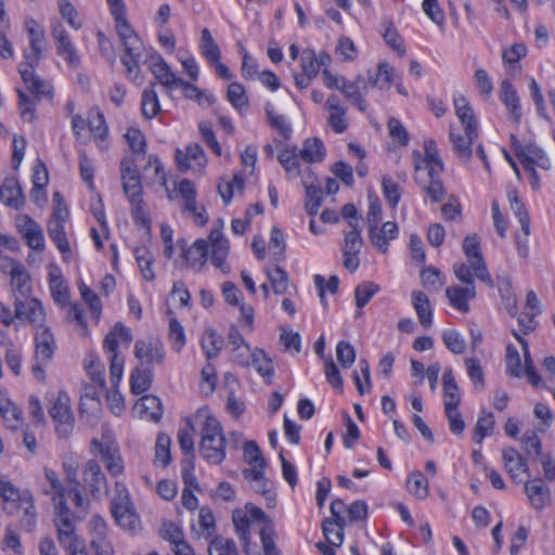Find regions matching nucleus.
<instances>
[{"instance_id": "nucleus-1", "label": "nucleus", "mask_w": 555, "mask_h": 555, "mask_svg": "<svg viewBox=\"0 0 555 555\" xmlns=\"http://www.w3.org/2000/svg\"><path fill=\"white\" fill-rule=\"evenodd\" d=\"M106 1L109 7L111 15L115 22L117 35L125 50L120 61L126 68V77L135 85H141L143 78L141 75L140 63L144 56V44L127 20L124 0Z\"/></svg>"}, {"instance_id": "nucleus-2", "label": "nucleus", "mask_w": 555, "mask_h": 555, "mask_svg": "<svg viewBox=\"0 0 555 555\" xmlns=\"http://www.w3.org/2000/svg\"><path fill=\"white\" fill-rule=\"evenodd\" d=\"M199 454L210 464H220L225 459V438L220 422L206 415L202 427Z\"/></svg>"}, {"instance_id": "nucleus-3", "label": "nucleus", "mask_w": 555, "mask_h": 555, "mask_svg": "<svg viewBox=\"0 0 555 555\" xmlns=\"http://www.w3.org/2000/svg\"><path fill=\"white\" fill-rule=\"evenodd\" d=\"M44 476L47 481L50 483V490H46V494L51 495L54 502V522L60 531L61 540L66 542L72 538L73 532V520L65 502L66 489L63 487L54 470L44 468Z\"/></svg>"}, {"instance_id": "nucleus-4", "label": "nucleus", "mask_w": 555, "mask_h": 555, "mask_svg": "<svg viewBox=\"0 0 555 555\" xmlns=\"http://www.w3.org/2000/svg\"><path fill=\"white\" fill-rule=\"evenodd\" d=\"M34 340L35 363L31 365V371L38 380H43V365H46L52 360L56 348V344L54 335L52 334L51 330L46 325L37 326Z\"/></svg>"}, {"instance_id": "nucleus-5", "label": "nucleus", "mask_w": 555, "mask_h": 555, "mask_svg": "<svg viewBox=\"0 0 555 555\" xmlns=\"http://www.w3.org/2000/svg\"><path fill=\"white\" fill-rule=\"evenodd\" d=\"M49 415L54 423L57 436L63 439L68 438L74 430L75 418L70 399L64 390L57 392L56 398L49 408Z\"/></svg>"}, {"instance_id": "nucleus-6", "label": "nucleus", "mask_w": 555, "mask_h": 555, "mask_svg": "<svg viewBox=\"0 0 555 555\" xmlns=\"http://www.w3.org/2000/svg\"><path fill=\"white\" fill-rule=\"evenodd\" d=\"M413 168L415 171L414 180L421 190L430 198L433 203H440L446 196V189L440 179L441 173H429V170L422 171L421 152L413 151Z\"/></svg>"}, {"instance_id": "nucleus-7", "label": "nucleus", "mask_w": 555, "mask_h": 555, "mask_svg": "<svg viewBox=\"0 0 555 555\" xmlns=\"http://www.w3.org/2000/svg\"><path fill=\"white\" fill-rule=\"evenodd\" d=\"M93 448L101 455L107 472L116 477L124 473L125 466L117 443L111 438V431L103 433L102 439L92 440Z\"/></svg>"}, {"instance_id": "nucleus-8", "label": "nucleus", "mask_w": 555, "mask_h": 555, "mask_svg": "<svg viewBox=\"0 0 555 555\" xmlns=\"http://www.w3.org/2000/svg\"><path fill=\"white\" fill-rule=\"evenodd\" d=\"M24 27L29 39V47L23 51V62H28L30 65L31 63L39 64L48 47L44 29L33 17L25 20Z\"/></svg>"}, {"instance_id": "nucleus-9", "label": "nucleus", "mask_w": 555, "mask_h": 555, "mask_svg": "<svg viewBox=\"0 0 555 555\" xmlns=\"http://www.w3.org/2000/svg\"><path fill=\"white\" fill-rule=\"evenodd\" d=\"M51 37L55 42L57 54L66 62L72 69L79 68L81 64L80 56L73 44L67 30L60 22H55L51 26Z\"/></svg>"}, {"instance_id": "nucleus-10", "label": "nucleus", "mask_w": 555, "mask_h": 555, "mask_svg": "<svg viewBox=\"0 0 555 555\" xmlns=\"http://www.w3.org/2000/svg\"><path fill=\"white\" fill-rule=\"evenodd\" d=\"M463 251L467 257L468 263L474 270L475 276L485 284L492 286L493 281L480 253V241L476 234L467 235L464 238Z\"/></svg>"}, {"instance_id": "nucleus-11", "label": "nucleus", "mask_w": 555, "mask_h": 555, "mask_svg": "<svg viewBox=\"0 0 555 555\" xmlns=\"http://www.w3.org/2000/svg\"><path fill=\"white\" fill-rule=\"evenodd\" d=\"M134 356L146 367L162 365L165 361L166 351L163 343L156 337L139 339L134 344Z\"/></svg>"}, {"instance_id": "nucleus-12", "label": "nucleus", "mask_w": 555, "mask_h": 555, "mask_svg": "<svg viewBox=\"0 0 555 555\" xmlns=\"http://www.w3.org/2000/svg\"><path fill=\"white\" fill-rule=\"evenodd\" d=\"M178 192L183 199V212H189L195 224L205 225L208 221V215L204 206L196 202V190L194 183L189 179H183L178 184Z\"/></svg>"}, {"instance_id": "nucleus-13", "label": "nucleus", "mask_w": 555, "mask_h": 555, "mask_svg": "<svg viewBox=\"0 0 555 555\" xmlns=\"http://www.w3.org/2000/svg\"><path fill=\"white\" fill-rule=\"evenodd\" d=\"M363 246L360 229H356L350 222V230L345 232L344 236V267L350 272H354L360 266L359 254Z\"/></svg>"}, {"instance_id": "nucleus-14", "label": "nucleus", "mask_w": 555, "mask_h": 555, "mask_svg": "<svg viewBox=\"0 0 555 555\" xmlns=\"http://www.w3.org/2000/svg\"><path fill=\"white\" fill-rule=\"evenodd\" d=\"M122 190L129 201L142 198L141 178L133 158L125 157L120 163Z\"/></svg>"}, {"instance_id": "nucleus-15", "label": "nucleus", "mask_w": 555, "mask_h": 555, "mask_svg": "<svg viewBox=\"0 0 555 555\" xmlns=\"http://www.w3.org/2000/svg\"><path fill=\"white\" fill-rule=\"evenodd\" d=\"M177 245L182 250V258L195 272H199L208 259L209 244L204 238L196 240L190 247H186L184 240H178Z\"/></svg>"}, {"instance_id": "nucleus-16", "label": "nucleus", "mask_w": 555, "mask_h": 555, "mask_svg": "<svg viewBox=\"0 0 555 555\" xmlns=\"http://www.w3.org/2000/svg\"><path fill=\"white\" fill-rule=\"evenodd\" d=\"M15 223L29 248L39 251L44 249L42 229L33 218L28 215H18Z\"/></svg>"}, {"instance_id": "nucleus-17", "label": "nucleus", "mask_w": 555, "mask_h": 555, "mask_svg": "<svg viewBox=\"0 0 555 555\" xmlns=\"http://www.w3.org/2000/svg\"><path fill=\"white\" fill-rule=\"evenodd\" d=\"M39 64L31 65L28 62H21L18 64V73L23 82L30 93L36 98L49 95L52 92V87L49 81L42 80L35 72Z\"/></svg>"}, {"instance_id": "nucleus-18", "label": "nucleus", "mask_w": 555, "mask_h": 555, "mask_svg": "<svg viewBox=\"0 0 555 555\" xmlns=\"http://www.w3.org/2000/svg\"><path fill=\"white\" fill-rule=\"evenodd\" d=\"M0 496L7 503H18V507L24 509L25 515L34 519V500L28 490L20 491L9 481H0Z\"/></svg>"}, {"instance_id": "nucleus-19", "label": "nucleus", "mask_w": 555, "mask_h": 555, "mask_svg": "<svg viewBox=\"0 0 555 555\" xmlns=\"http://www.w3.org/2000/svg\"><path fill=\"white\" fill-rule=\"evenodd\" d=\"M514 151L516 152L524 168H534V166L544 170H548L551 168V160L546 156L545 152L537 144H514Z\"/></svg>"}, {"instance_id": "nucleus-20", "label": "nucleus", "mask_w": 555, "mask_h": 555, "mask_svg": "<svg viewBox=\"0 0 555 555\" xmlns=\"http://www.w3.org/2000/svg\"><path fill=\"white\" fill-rule=\"evenodd\" d=\"M82 479L92 496H99L107 492V480L100 464L95 460H89L82 472Z\"/></svg>"}, {"instance_id": "nucleus-21", "label": "nucleus", "mask_w": 555, "mask_h": 555, "mask_svg": "<svg viewBox=\"0 0 555 555\" xmlns=\"http://www.w3.org/2000/svg\"><path fill=\"white\" fill-rule=\"evenodd\" d=\"M463 130L465 132L464 135H462L455 127L451 126L449 138L452 143L453 152L462 162L467 163L473 155L472 145L478 137V129H474V133H470L469 129Z\"/></svg>"}, {"instance_id": "nucleus-22", "label": "nucleus", "mask_w": 555, "mask_h": 555, "mask_svg": "<svg viewBox=\"0 0 555 555\" xmlns=\"http://www.w3.org/2000/svg\"><path fill=\"white\" fill-rule=\"evenodd\" d=\"M525 492L530 506L542 511L552 502L551 489L544 485L542 478H534L525 483Z\"/></svg>"}, {"instance_id": "nucleus-23", "label": "nucleus", "mask_w": 555, "mask_h": 555, "mask_svg": "<svg viewBox=\"0 0 555 555\" xmlns=\"http://www.w3.org/2000/svg\"><path fill=\"white\" fill-rule=\"evenodd\" d=\"M149 68L157 82L167 89L177 87L181 80L160 54L151 55Z\"/></svg>"}, {"instance_id": "nucleus-24", "label": "nucleus", "mask_w": 555, "mask_h": 555, "mask_svg": "<svg viewBox=\"0 0 555 555\" xmlns=\"http://www.w3.org/2000/svg\"><path fill=\"white\" fill-rule=\"evenodd\" d=\"M223 221L219 220V228L212 229L209 233V241L211 243V262L215 267L224 270L225 259L229 254L230 244L227 238L223 237L221 228Z\"/></svg>"}, {"instance_id": "nucleus-25", "label": "nucleus", "mask_w": 555, "mask_h": 555, "mask_svg": "<svg viewBox=\"0 0 555 555\" xmlns=\"http://www.w3.org/2000/svg\"><path fill=\"white\" fill-rule=\"evenodd\" d=\"M325 106L328 111L327 125L336 133L345 132L348 128L347 108L341 105L339 98L335 94L330 95Z\"/></svg>"}, {"instance_id": "nucleus-26", "label": "nucleus", "mask_w": 555, "mask_h": 555, "mask_svg": "<svg viewBox=\"0 0 555 555\" xmlns=\"http://www.w3.org/2000/svg\"><path fill=\"white\" fill-rule=\"evenodd\" d=\"M500 100L505 105L506 109L508 111L511 119L518 124L521 118V106H520V99L518 96V93L512 82L507 79H504L500 85V92H499Z\"/></svg>"}, {"instance_id": "nucleus-27", "label": "nucleus", "mask_w": 555, "mask_h": 555, "mask_svg": "<svg viewBox=\"0 0 555 555\" xmlns=\"http://www.w3.org/2000/svg\"><path fill=\"white\" fill-rule=\"evenodd\" d=\"M0 201L3 205L16 210L24 206L22 188L15 178L4 179L0 186Z\"/></svg>"}, {"instance_id": "nucleus-28", "label": "nucleus", "mask_w": 555, "mask_h": 555, "mask_svg": "<svg viewBox=\"0 0 555 555\" xmlns=\"http://www.w3.org/2000/svg\"><path fill=\"white\" fill-rule=\"evenodd\" d=\"M398 225L392 221H387L379 225H376L375 229L369 230V236L371 243L383 254L388 251V243L389 241L395 240L398 236Z\"/></svg>"}, {"instance_id": "nucleus-29", "label": "nucleus", "mask_w": 555, "mask_h": 555, "mask_svg": "<svg viewBox=\"0 0 555 555\" xmlns=\"http://www.w3.org/2000/svg\"><path fill=\"white\" fill-rule=\"evenodd\" d=\"M49 288L53 301L61 308L69 305V287L59 269L52 270L49 274Z\"/></svg>"}, {"instance_id": "nucleus-30", "label": "nucleus", "mask_w": 555, "mask_h": 555, "mask_svg": "<svg viewBox=\"0 0 555 555\" xmlns=\"http://www.w3.org/2000/svg\"><path fill=\"white\" fill-rule=\"evenodd\" d=\"M446 296L455 309L467 312L469 310L468 301L476 296L475 285L450 286L446 289Z\"/></svg>"}, {"instance_id": "nucleus-31", "label": "nucleus", "mask_w": 555, "mask_h": 555, "mask_svg": "<svg viewBox=\"0 0 555 555\" xmlns=\"http://www.w3.org/2000/svg\"><path fill=\"white\" fill-rule=\"evenodd\" d=\"M141 418L152 422H159L163 416V405L158 397L154 395H145L135 403Z\"/></svg>"}, {"instance_id": "nucleus-32", "label": "nucleus", "mask_w": 555, "mask_h": 555, "mask_svg": "<svg viewBox=\"0 0 555 555\" xmlns=\"http://www.w3.org/2000/svg\"><path fill=\"white\" fill-rule=\"evenodd\" d=\"M425 155L421 154L422 171L429 170V173H442L444 166L443 162L439 156L438 147L433 139H428L424 143Z\"/></svg>"}, {"instance_id": "nucleus-33", "label": "nucleus", "mask_w": 555, "mask_h": 555, "mask_svg": "<svg viewBox=\"0 0 555 555\" xmlns=\"http://www.w3.org/2000/svg\"><path fill=\"white\" fill-rule=\"evenodd\" d=\"M453 105L463 129H469V132L474 133V129H478L477 119L467 99L463 94H456L453 99Z\"/></svg>"}, {"instance_id": "nucleus-34", "label": "nucleus", "mask_w": 555, "mask_h": 555, "mask_svg": "<svg viewBox=\"0 0 555 555\" xmlns=\"http://www.w3.org/2000/svg\"><path fill=\"white\" fill-rule=\"evenodd\" d=\"M65 224L56 221H48L47 230L49 237L55 244L63 259L67 260L72 255L70 244L65 233Z\"/></svg>"}, {"instance_id": "nucleus-35", "label": "nucleus", "mask_w": 555, "mask_h": 555, "mask_svg": "<svg viewBox=\"0 0 555 555\" xmlns=\"http://www.w3.org/2000/svg\"><path fill=\"white\" fill-rule=\"evenodd\" d=\"M176 159L179 166V169L182 171H186L190 169L194 163L196 166H203L206 163V157L204 150L198 144H191L186 147L185 153L178 150Z\"/></svg>"}, {"instance_id": "nucleus-36", "label": "nucleus", "mask_w": 555, "mask_h": 555, "mask_svg": "<svg viewBox=\"0 0 555 555\" xmlns=\"http://www.w3.org/2000/svg\"><path fill=\"white\" fill-rule=\"evenodd\" d=\"M503 461L506 472L509 474L514 481H517L519 473H526L529 475V467L527 462L514 448H507L503 450Z\"/></svg>"}, {"instance_id": "nucleus-37", "label": "nucleus", "mask_w": 555, "mask_h": 555, "mask_svg": "<svg viewBox=\"0 0 555 555\" xmlns=\"http://www.w3.org/2000/svg\"><path fill=\"white\" fill-rule=\"evenodd\" d=\"M264 468H247L243 470L244 478L249 481L251 488L257 493L266 496L267 500H273L271 493V483L263 475Z\"/></svg>"}, {"instance_id": "nucleus-38", "label": "nucleus", "mask_w": 555, "mask_h": 555, "mask_svg": "<svg viewBox=\"0 0 555 555\" xmlns=\"http://www.w3.org/2000/svg\"><path fill=\"white\" fill-rule=\"evenodd\" d=\"M156 82H150V85L143 89L141 95V112L146 119H153L160 112V103L158 95L155 91Z\"/></svg>"}, {"instance_id": "nucleus-39", "label": "nucleus", "mask_w": 555, "mask_h": 555, "mask_svg": "<svg viewBox=\"0 0 555 555\" xmlns=\"http://www.w3.org/2000/svg\"><path fill=\"white\" fill-rule=\"evenodd\" d=\"M112 515L117 525L130 533H137L142 528L141 519L134 505L125 507V511L114 512Z\"/></svg>"}, {"instance_id": "nucleus-40", "label": "nucleus", "mask_w": 555, "mask_h": 555, "mask_svg": "<svg viewBox=\"0 0 555 555\" xmlns=\"http://www.w3.org/2000/svg\"><path fill=\"white\" fill-rule=\"evenodd\" d=\"M412 304L421 325L429 328L433 324V310L428 297L421 291L413 292Z\"/></svg>"}, {"instance_id": "nucleus-41", "label": "nucleus", "mask_w": 555, "mask_h": 555, "mask_svg": "<svg viewBox=\"0 0 555 555\" xmlns=\"http://www.w3.org/2000/svg\"><path fill=\"white\" fill-rule=\"evenodd\" d=\"M264 113L270 127L278 131L284 140H288L292 135V127L286 116L278 114L272 103L266 104Z\"/></svg>"}, {"instance_id": "nucleus-42", "label": "nucleus", "mask_w": 555, "mask_h": 555, "mask_svg": "<svg viewBox=\"0 0 555 555\" xmlns=\"http://www.w3.org/2000/svg\"><path fill=\"white\" fill-rule=\"evenodd\" d=\"M0 414L10 429H17L23 424V412L10 399L0 400Z\"/></svg>"}, {"instance_id": "nucleus-43", "label": "nucleus", "mask_w": 555, "mask_h": 555, "mask_svg": "<svg viewBox=\"0 0 555 555\" xmlns=\"http://www.w3.org/2000/svg\"><path fill=\"white\" fill-rule=\"evenodd\" d=\"M232 521L235 527V531L238 534L240 539L243 541L244 552L247 555H250V545H249V528H250V519L247 513L242 509H235L232 514Z\"/></svg>"}, {"instance_id": "nucleus-44", "label": "nucleus", "mask_w": 555, "mask_h": 555, "mask_svg": "<svg viewBox=\"0 0 555 555\" xmlns=\"http://www.w3.org/2000/svg\"><path fill=\"white\" fill-rule=\"evenodd\" d=\"M90 132L96 139L98 145L101 150H106L108 146V127L104 115L96 112L95 115L88 121Z\"/></svg>"}, {"instance_id": "nucleus-45", "label": "nucleus", "mask_w": 555, "mask_h": 555, "mask_svg": "<svg viewBox=\"0 0 555 555\" xmlns=\"http://www.w3.org/2000/svg\"><path fill=\"white\" fill-rule=\"evenodd\" d=\"M11 286L14 292V297L17 296L23 300V298L30 295V276L23 264L11 275Z\"/></svg>"}, {"instance_id": "nucleus-46", "label": "nucleus", "mask_w": 555, "mask_h": 555, "mask_svg": "<svg viewBox=\"0 0 555 555\" xmlns=\"http://www.w3.org/2000/svg\"><path fill=\"white\" fill-rule=\"evenodd\" d=\"M153 370L151 367H137L131 372L130 388L132 393L141 395L152 385Z\"/></svg>"}, {"instance_id": "nucleus-47", "label": "nucleus", "mask_w": 555, "mask_h": 555, "mask_svg": "<svg viewBox=\"0 0 555 555\" xmlns=\"http://www.w3.org/2000/svg\"><path fill=\"white\" fill-rule=\"evenodd\" d=\"M195 427L190 418L185 420L184 427L179 428L177 440L186 459H194Z\"/></svg>"}, {"instance_id": "nucleus-48", "label": "nucleus", "mask_w": 555, "mask_h": 555, "mask_svg": "<svg viewBox=\"0 0 555 555\" xmlns=\"http://www.w3.org/2000/svg\"><path fill=\"white\" fill-rule=\"evenodd\" d=\"M507 197L511 208L520 223L524 236L528 237L530 234V218L524 203L519 199L516 191H509Z\"/></svg>"}, {"instance_id": "nucleus-49", "label": "nucleus", "mask_w": 555, "mask_h": 555, "mask_svg": "<svg viewBox=\"0 0 555 555\" xmlns=\"http://www.w3.org/2000/svg\"><path fill=\"white\" fill-rule=\"evenodd\" d=\"M300 157L307 163L322 162L325 157V147L320 139H307L300 150Z\"/></svg>"}, {"instance_id": "nucleus-50", "label": "nucleus", "mask_w": 555, "mask_h": 555, "mask_svg": "<svg viewBox=\"0 0 555 555\" xmlns=\"http://www.w3.org/2000/svg\"><path fill=\"white\" fill-rule=\"evenodd\" d=\"M199 49L208 63L217 62L218 59H221L220 49L208 28L202 29Z\"/></svg>"}, {"instance_id": "nucleus-51", "label": "nucleus", "mask_w": 555, "mask_h": 555, "mask_svg": "<svg viewBox=\"0 0 555 555\" xmlns=\"http://www.w3.org/2000/svg\"><path fill=\"white\" fill-rule=\"evenodd\" d=\"M408 490L418 500H424L429 494V485L424 475L416 470L410 474L406 482Z\"/></svg>"}, {"instance_id": "nucleus-52", "label": "nucleus", "mask_w": 555, "mask_h": 555, "mask_svg": "<svg viewBox=\"0 0 555 555\" xmlns=\"http://www.w3.org/2000/svg\"><path fill=\"white\" fill-rule=\"evenodd\" d=\"M134 505L128 488L121 481H116L114 487V494L111 500V512H119L121 509L125 511V507H129Z\"/></svg>"}, {"instance_id": "nucleus-53", "label": "nucleus", "mask_w": 555, "mask_h": 555, "mask_svg": "<svg viewBox=\"0 0 555 555\" xmlns=\"http://www.w3.org/2000/svg\"><path fill=\"white\" fill-rule=\"evenodd\" d=\"M365 90L366 81L363 76L359 75L353 81H349L345 77H341L340 91L350 102L359 100V96H361Z\"/></svg>"}, {"instance_id": "nucleus-54", "label": "nucleus", "mask_w": 555, "mask_h": 555, "mask_svg": "<svg viewBox=\"0 0 555 555\" xmlns=\"http://www.w3.org/2000/svg\"><path fill=\"white\" fill-rule=\"evenodd\" d=\"M177 87L182 89L183 95L186 99L197 101L201 105L209 106L215 101L211 94H207L204 90L182 79Z\"/></svg>"}, {"instance_id": "nucleus-55", "label": "nucleus", "mask_w": 555, "mask_h": 555, "mask_svg": "<svg viewBox=\"0 0 555 555\" xmlns=\"http://www.w3.org/2000/svg\"><path fill=\"white\" fill-rule=\"evenodd\" d=\"M209 555H238L234 540L222 535H216L211 539L208 546Z\"/></svg>"}, {"instance_id": "nucleus-56", "label": "nucleus", "mask_w": 555, "mask_h": 555, "mask_svg": "<svg viewBox=\"0 0 555 555\" xmlns=\"http://www.w3.org/2000/svg\"><path fill=\"white\" fill-rule=\"evenodd\" d=\"M250 364L262 377H271L274 373L272 360L262 349L255 348L253 350Z\"/></svg>"}, {"instance_id": "nucleus-57", "label": "nucleus", "mask_w": 555, "mask_h": 555, "mask_svg": "<svg viewBox=\"0 0 555 555\" xmlns=\"http://www.w3.org/2000/svg\"><path fill=\"white\" fill-rule=\"evenodd\" d=\"M243 189L244 179L238 175H234L232 180L221 179L218 184V193L223 199L224 204H229L232 201L235 190L242 192Z\"/></svg>"}, {"instance_id": "nucleus-58", "label": "nucleus", "mask_w": 555, "mask_h": 555, "mask_svg": "<svg viewBox=\"0 0 555 555\" xmlns=\"http://www.w3.org/2000/svg\"><path fill=\"white\" fill-rule=\"evenodd\" d=\"M23 318L38 326L44 325L46 310L42 302L38 298H31L27 304H25Z\"/></svg>"}, {"instance_id": "nucleus-59", "label": "nucleus", "mask_w": 555, "mask_h": 555, "mask_svg": "<svg viewBox=\"0 0 555 555\" xmlns=\"http://www.w3.org/2000/svg\"><path fill=\"white\" fill-rule=\"evenodd\" d=\"M494 425L495 422L493 413L485 412L480 415L475 426V442L477 444H481L485 437L492 435Z\"/></svg>"}, {"instance_id": "nucleus-60", "label": "nucleus", "mask_w": 555, "mask_h": 555, "mask_svg": "<svg viewBox=\"0 0 555 555\" xmlns=\"http://www.w3.org/2000/svg\"><path fill=\"white\" fill-rule=\"evenodd\" d=\"M379 286L371 281H365L359 284L354 291L356 306L362 309L369 304L372 297L379 292Z\"/></svg>"}, {"instance_id": "nucleus-61", "label": "nucleus", "mask_w": 555, "mask_h": 555, "mask_svg": "<svg viewBox=\"0 0 555 555\" xmlns=\"http://www.w3.org/2000/svg\"><path fill=\"white\" fill-rule=\"evenodd\" d=\"M393 79V68L386 62H382L377 66V73L374 77H370V83L373 87L385 90L389 89Z\"/></svg>"}, {"instance_id": "nucleus-62", "label": "nucleus", "mask_w": 555, "mask_h": 555, "mask_svg": "<svg viewBox=\"0 0 555 555\" xmlns=\"http://www.w3.org/2000/svg\"><path fill=\"white\" fill-rule=\"evenodd\" d=\"M171 439L166 434H158L155 443V463L167 466L171 461L170 453Z\"/></svg>"}, {"instance_id": "nucleus-63", "label": "nucleus", "mask_w": 555, "mask_h": 555, "mask_svg": "<svg viewBox=\"0 0 555 555\" xmlns=\"http://www.w3.org/2000/svg\"><path fill=\"white\" fill-rule=\"evenodd\" d=\"M343 522L337 520L326 519L323 522V533L326 541L332 546H340L344 540Z\"/></svg>"}, {"instance_id": "nucleus-64", "label": "nucleus", "mask_w": 555, "mask_h": 555, "mask_svg": "<svg viewBox=\"0 0 555 555\" xmlns=\"http://www.w3.org/2000/svg\"><path fill=\"white\" fill-rule=\"evenodd\" d=\"M267 275L275 294L283 295L287 292L288 275L285 270L276 266L272 270H268Z\"/></svg>"}]
</instances>
